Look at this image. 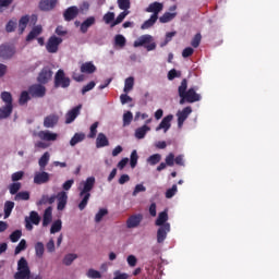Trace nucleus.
<instances>
[{
    "label": "nucleus",
    "instance_id": "9b49d317",
    "mask_svg": "<svg viewBox=\"0 0 279 279\" xmlns=\"http://www.w3.org/2000/svg\"><path fill=\"white\" fill-rule=\"evenodd\" d=\"M56 199H57V210H64V208H66V203L69 202V195L66 194V192L62 191L59 192L56 195Z\"/></svg>",
    "mask_w": 279,
    "mask_h": 279
},
{
    "label": "nucleus",
    "instance_id": "393cba45",
    "mask_svg": "<svg viewBox=\"0 0 279 279\" xmlns=\"http://www.w3.org/2000/svg\"><path fill=\"white\" fill-rule=\"evenodd\" d=\"M51 158V154L46 151L38 160V166L40 171H45V168L49 165V160Z\"/></svg>",
    "mask_w": 279,
    "mask_h": 279
},
{
    "label": "nucleus",
    "instance_id": "79ce46f5",
    "mask_svg": "<svg viewBox=\"0 0 279 279\" xmlns=\"http://www.w3.org/2000/svg\"><path fill=\"white\" fill-rule=\"evenodd\" d=\"M27 23H29V17L27 15L21 17L19 23L20 34H23L25 32V27H27Z\"/></svg>",
    "mask_w": 279,
    "mask_h": 279
},
{
    "label": "nucleus",
    "instance_id": "aec40b11",
    "mask_svg": "<svg viewBox=\"0 0 279 279\" xmlns=\"http://www.w3.org/2000/svg\"><path fill=\"white\" fill-rule=\"evenodd\" d=\"M37 136L40 141H58V134L51 131H39Z\"/></svg>",
    "mask_w": 279,
    "mask_h": 279
},
{
    "label": "nucleus",
    "instance_id": "09e8293b",
    "mask_svg": "<svg viewBox=\"0 0 279 279\" xmlns=\"http://www.w3.org/2000/svg\"><path fill=\"white\" fill-rule=\"evenodd\" d=\"M118 7L120 8V10L128 12V10H130L131 2L130 0H118Z\"/></svg>",
    "mask_w": 279,
    "mask_h": 279
},
{
    "label": "nucleus",
    "instance_id": "c03bdc74",
    "mask_svg": "<svg viewBox=\"0 0 279 279\" xmlns=\"http://www.w3.org/2000/svg\"><path fill=\"white\" fill-rule=\"evenodd\" d=\"M60 230H62V220H57L50 228V234H56V232H60Z\"/></svg>",
    "mask_w": 279,
    "mask_h": 279
},
{
    "label": "nucleus",
    "instance_id": "e2e57ef3",
    "mask_svg": "<svg viewBox=\"0 0 279 279\" xmlns=\"http://www.w3.org/2000/svg\"><path fill=\"white\" fill-rule=\"evenodd\" d=\"M137 162H138V154L136 153V150H133L131 154V168L134 169Z\"/></svg>",
    "mask_w": 279,
    "mask_h": 279
},
{
    "label": "nucleus",
    "instance_id": "f3484780",
    "mask_svg": "<svg viewBox=\"0 0 279 279\" xmlns=\"http://www.w3.org/2000/svg\"><path fill=\"white\" fill-rule=\"evenodd\" d=\"M80 110H82V105H78L77 107H74L72 110H70L65 114V123H73L75 119H77V117L80 116Z\"/></svg>",
    "mask_w": 279,
    "mask_h": 279
},
{
    "label": "nucleus",
    "instance_id": "9d476101",
    "mask_svg": "<svg viewBox=\"0 0 279 279\" xmlns=\"http://www.w3.org/2000/svg\"><path fill=\"white\" fill-rule=\"evenodd\" d=\"M141 221H143V215H132L126 219V228L132 230L134 228H138L141 226Z\"/></svg>",
    "mask_w": 279,
    "mask_h": 279
},
{
    "label": "nucleus",
    "instance_id": "423d86ee",
    "mask_svg": "<svg viewBox=\"0 0 279 279\" xmlns=\"http://www.w3.org/2000/svg\"><path fill=\"white\" fill-rule=\"evenodd\" d=\"M51 180V174L45 170H39L34 173V184H47Z\"/></svg>",
    "mask_w": 279,
    "mask_h": 279
},
{
    "label": "nucleus",
    "instance_id": "bf43d9fd",
    "mask_svg": "<svg viewBox=\"0 0 279 279\" xmlns=\"http://www.w3.org/2000/svg\"><path fill=\"white\" fill-rule=\"evenodd\" d=\"M11 195H16L21 191V183H13L9 186Z\"/></svg>",
    "mask_w": 279,
    "mask_h": 279
},
{
    "label": "nucleus",
    "instance_id": "ea45409f",
    "mask_svg": "<svg viewBox=\"0 0 279 279\" xmlns=\"http://www.w3.org/2000/svg\"><path fill=\"white\" fill-rule=\"evenodd\" d=\"M178 16V13H169L166 12L162 16L159 17L160 23H170V21H173L174 17Z\"/></svg>",
    "mask_w": 279,
    "mask_h": 279
},
{
    "label": "nucleus",
    "instance_id": "c85d7f7f",
    "mask_svg": "<svg viewBox=\"0 0 279 279\" xmlns=\"http://www.w3.org/2000/svg\"><path fill=\"white\" fill-rule=\"evenodd\" d=\"M13 106L12 105H4L3 107L0 108V119H8V117H10V114H12V110H13Z\"/></svg>",
    "mask_w": 279,
    "mask_h": 279
},
{
    "label": "nucleus",
    "instance_id": "6e6552de",
    "mask_svg": "<svg viewBox=\"0 0 279 279\" xmlns=\"http://www.w3.org/2000/svg\"><path fill=\"white\" fill-rule=\"evenodd\" d=\"M32 223H34L35 226H38V223H40V216H38V213L36 211H31L29 217L25 218L26 230H34V226H32Z\"/></svg>",
    "mask_w": 279,
    "mask_h": 279
},
{
    "label": "nucleus",
    "instance_id": "4d7b16f0",
    "mask_svg": "<svg viewBox=\"0 0 279 279\" xmlns=\"http://www.w3.org/2000/svg\"><path fill=\"white\" fill-rule=\"evenodd\" d=\"M21 236H23V232L21 230H15L11 233L10 240L12 241V243H16L19 239H21Z\"/></svg>",
    "mask_w": 279,
    "mask_h": 279
},
{
    "label": "nucleus",
    "instance_id": "e433bc0d",
    "mask_svg": "<svg viewBox=\"0 0 279 279\" xmlns=\"http://www.w3.org/2000/svg\"><path fill=\"white\" fill-rule=\"evenodd\" d=\"M35 254L37 258H43V256H45V244L43 242H37L35 244Z\"/></svg>",
    "mask_w": 279,
    "mask_h": 279
},
{
    "label": "nucleus",
    "instance_id": "6ab92c4d",
    "mask_svg": "<svg viewBox=\"0 0 279 279\" xmlns=\"http://www.w3.org/2000/svg\"><path fill=\"white\" fill-rule=\"evenodd\" d=\"M163 8H165V5L162 3L153 2L148 5V8H146V12L153 13L151 16H158V14H160V12H162Z\"/></svg>",
    "mask_w": 279,
    "mask_h": 279
},
{
    "label": "nucleus",
    "instance_id": "c9c22d12",
    "mask_svg": "<svg viewBox=\"0 0 279 279\" xmlns=\"http://www.w3.org/2000/svg\"><path fill=\"white\" fill-rule=\"evenodd\" d=\"M86 138V135L84 133H76L70 141L71 147H75L77 143H82Z\"/></svg>",
    "mask_w": 279,
    "mask_h": 279
},
{
    "label": "nucleus",
    "instance_id": "473e14b6",
    "mask_svg": "<svg viewBox=\"0 0 279 279\" xmlns=\"http://www.w3.org/2000/svg\"><path fill=\"white\" fill-rule=\"evenodd\" d=\"M56 202V195H43L41 198L37 202V206H43L45 204H53Z\"/></svg>",
    "mask_w": 279,
    "mask_h": 279
},
{
    "label": "nucleus",
    "instance_id": "a878e982",
    "mask_svg": "<svg viewBox=\"0 0 279 279\" xmlns=\"http://www.w3.org/2000/svg\"><path fill=\"white\" fill-rule=\"evenodd\" d=\"M95 71H97V66H95L93 62H85L81 65V73L92 74L95 73Z\"/></svg>",
    "mask_w": 279,
    "mask_h": 279
},
{
    "label": "nucleus",
    "instance_id": "cd10ccee",
    "mask_svg": "<svg viewBox=\"0 0 279 279\" xmlns=\"http://www.w3.org/2000/svg\"><path fill=\"white\" fill-rule=\"evenodd\" d=\"M53 208L48 207L45 213H44V220H43V226L46 228V226H49L51 223Z\"/></svg>",
    "mask_w": 279,
    "mask_h": 279
},
{
    "label": "nucleus",
    "instance_id": "dca6fc26",
    "mask_svg": "<svg viewBox=\"0 0 279 279\" xmlns=\"http://www.w3.org/2000/svg\"><path fill=\"white\" fill-rule=\"evenodd\" d=\"M28 93L29 95H32V97H43L44 95H46L47 89L45 88V86L37 84L31 86Z\"/></svg>",
    "mask_w": 279,
    "mask_h": 279
},
{
    "label": "nucleus",
    "instance_id": "7c9ffc66",
    "mask_svg": "<svg viewBox=\"0 0 279 279\" xmlns=\"http://www.w3.org/2000/svg\"><path fill=\"white\" fill-rule=\"evenodd\" d=\"M150 130L149 126L144 124L142 128L135 130V138L142 140Z\"/></svg>",
    "mask_w": 279,
    "mask_h": 279
},
{
    "label": "nucleus",
    "instance_id": "7ed1b4c3",
    "mask_svg": "<svg viewBox=\"0 0 279 279\" xmlns=\"http://www.w3.org/2000/svg\"><path fill=\"white\" fill-rule=\"evenodd\" d=\"M32 270H29V264L25 257H21L17 262V271L14 275V279H26L29 278Z\"/></svg>",
    "mask_w": 279,
    "mask_h": 279
},
{
    "label": "nucleus",
    "instance_id": "4468645a",
    "mask_svg": "<svg viewBox=\"0 0 279 279\" xmlns=\"http://www.w3.org/2000/svg\"><path fill=\"white\" fill-rule=\"evenodd\" d=\"M187 88H189V81H186V78H183L180 86L178 87V93L180 97L179 104L181 106H184V104H186V96L184 95V90H187Z\"/></svg>",
    "mask_w": 279,
    "mask_h": 279
},
{
    "label": "nucleus",
    "instance_id": "bb28decb",
    "mask_svg": "<svg viewBox=\"0 0 279 279\" xmlns=\"http://www.w3.org/2000/svg\"><path fill=\"white\" fill-rule=\"evenodd\" d=\"M95 23V16L87 17L82 24H81V32L82 34H86L88 32V27H93V24Z\"/></svg>",
    "mask_w": 279,
    "mask_h": 279
},
{
    "label": "nucleus",
    "instance_id": "8fccbe9b",
    "mask_svg": "<svg viewBox=\"0 0 279 279\" xmlns=\"http://www.w3.org/2000/svg\"><path fill=\"white\" fill-rule=\"evenodd\" d=\"M1 99L2 101H4L5 106H12V94H10L9 92H3L1 94Z\"/></svg>",
    "mask_w": 279,
    "mask_h": 279
},
{
    "label": "nucleus",
    "instance_id": "69168bd1",
    "mask_svg": "<svg viewBox=\"0 0 279 279\" xmlns=\"http://www.w3.org/2000/svg\"><path fill=\"white\" fill-rule=\"evenodd\" d=\"M97 128H99V122H95L94 124H92L90 133L88 135L89 138H95V136H97Z\"/></svg>",
    "mask_w": 279,
    "mask_h": 279
},
{
    "label": "nucleus",
    "instance_id": "603ef678",
    "mask_svg": "<svg viewBox=\"0 0 279 279\" xmlns=\"http://www.w3.org/2000/svg\"><path fill=\"white\" fill-rule=\"evenodd\" d=\"M108 215V209H99V211L95 216L96 223L101 222V219H104Z\"/></svg>",
    "mask_w": 279,
    "mask_h": 279
},
{
    "label": "nucleus",
    "instance_id": "5fc2aeb1",
    "mask_svg": "<svg viewBox=\"0 0 279 279\" xmlns=\"http://www.w3.org/2000/svg\"><path fill=\"white\" fill-rule=\"evenodd\" d=\"M29 93L27 92H22L21 96H20V99H19V104L20 106H25V104L27 101H29Z\"/></svg>",
    "mask_w": 279,
    "mask_h": 279
},
{
    "label": "nucleus",
    "instance_id": "2eb2a0df",
    "mask_svg": "<svg viewBox=\"0 0 279 279\" xmlns=\"http://www.w3.org/2000/svg\"><path fill=\"white\" fill-rule=\"evenodd\" d=\"M171 121H173V114L165 117L160 124L156 128V132H160V130H163L165 133L169 132L171 128Z\"/></svg>",
    "mask_w": 279,
    "mask_h": 279
},
{
    "label": "nucleus",
    "instance_id": "c756f323",
    "mask_svg": "<svg viewBox=\"0 0 279 279\" xmlns=\"http://www.w3.org/2000/svg\"><path fill=\"white\" fill-rule=\"evenodd\" d=\"M40 34H43V26H35L26 37V40L29 43V40H34V38H37Z\"/></svg>",
    "mask_w": 279,
    "mask_h": 279
},
{
    "label": "nucleus",
    "instance_id": "f03ea898",
    "mask_svg": "<svg viewBox=\"0 0 279 279\" xmlns=\"http://www.w3.org/2000/svg\"><path fill=\"white\" fill-rule=\"evenodd\" d=\"M133 47H145L147 51H154L156 41L151 35H142L134 41Z\"/></svg>",
    "mask_w": 279,
    "mask_h": 279
},
{
    "label": "nucleus",
    "instance_id": "72a5a7b5",
    "mask_svg": "<svg viewBox=\"0 0 279 279\" xmlns=\"http://www.w3.org/2000/svg\"><path fill=\"white\" fill-rule=\"evenodd\" d=\"M167 221H169V215L167 211H161L156 220V226H160V228H162Z\"/></svg>",
    "mask_w": 279,
    "mask_h": 279
},
{
    "label": "nucleus",
    "instance_id": "f704fd0d",
    "mask_svg": "<svg viewBox=\"0 0 279 279\" xmlns=\"http://www.w3.org/2000/svg\"><path fill=\"white\" fill-rule=\"evenodd\" d=\"M156 21H158V16L151 15L149 20L142 24L141 29H149V27H154Z\"/></svg>",
    "mask_w": 279,
    "mask_h": 279
},
{
    "label": "nucleus",
    "instance_id": "a19ab883",
    "mask_svg": "<svg viewBox=\"0 0 279 279\" xmlns=\"http://www.w3.org/2000/svg\"><path fill=\"white\" fill-rule=\"evenodd\" d=\"M128 14H130V11H123V12H121V13L117 16L116 21H113V22L111 23V27H116V25H120V23H123V21L125 20V16H128Z\"/></svg>",
    "mask_w": 279,
    "mask_h": 279
},
{
    "label": "nucleus",
    "instance_id": "f8f14e48",
    "mask_svg": "<svg viewBox=\"0 0 279 279\" xmlns=\"http://www.w3.org/2000/svg\"><path fill=\"white\" fill-rule=\"evenodd\" d=\"M171 231V225L165 223L157 231V243H165V239H167V234Z\"/></svg>",
    "mask_w": 279,
    "mask_h": 279
},
{
    "label": "nucleus",
    "instance_id": "37998d69",
    "mask_svg": "<svg viewBox=\"0 0 279 279\" xmlns=\"http://www.w3.org/2000/svg\"><path fill=\"white\" fill-rule=\"evenodd\" d=\"M160 160H162V156H160V154H155L147 159V162L154 167L155 165H158Z\"/></svg>",
    "mask_w": 279,
    "mask_h": 279
},
{
    "label": "nucleus",
    "instance_id": "b1692460",
    "mask_svg": "<svg viewBox=\"0 0 279 279\" xmlns=\"http://www.w3.org/2000/svg\"><path fill=\"white\" fill-rule=\"evenodd\" d=\"M59 117L57 114H50L44 119V126L45 128H53L58 125Z\"/></svg>",
    "mask_w": 279,
    "mask_h": 279
},
{
    "label": "nucleus",
    "instance_id": "a18cd8bd",
    "mask_svg": "<svg viewBox=\"0 0 279 279\" xmlns=\"http://www.w3.org/2000/svg\"><path fill=\"white\" fill-rule=\"evenodd\" d=\"M125 43H126V40L123 35H117L114 37V45L117 47H120L121 49H123V47H125Z\"/></svg>",
    "mask_w": 279,
    "mask_h": 279
},
{
    "label": "nucleus",
    "instance_id": "0e129e2a",
    "mask_svg": "<svg viewBox=\"0 0 279 279\" xmlns=\"http://www.w3.org/2000/svg\"><path fill=\"white\" fill-rule=\"evenodd\" d=\"M102 21L107 24L110 25L111 21H114V12H108L107 14L104 15Z\"/></svg>",
    "mask_w": 279,
    "mask_h": 279
},
{
    "label": "nucleus",
    "instance_id": "f257e3e1",
    "mask_svg": "<svg viewBox=\"0 0 279 279\" xmlns=\"http://www.w3.org/2000/svg\"><path fill=\"white\" fill-rule=\"evenodd\" d=\"M95 189V177H88L85 181H81L77 191L81 202L78 203V209L84 210L88 206L90 199V191Z\"/></svg>",
    "mask_w": 279,
    "mask_h": 279
},
{
    "label": "nucleus",
    "instance_id": "338daca9",
    "mask_svg": "<svg viewBox=\"0 0 279 279\" xmlns=\"http://www.w3.org/2000/svg\"><path fill=\"white\" fill-rule=\"evenodd\" d=\"M126 263L130 267H136V263H138V259H136V256L129 255L126 258Z\"/></svg>",
    "mask_w": 279,
    "mask_h": 279
},
{
    "label": "nucleus",
    "instance_id": "4be33fe9",
    "mask_svg": "<svg viewBox=\"0 0 279 279\" xmlns=\"http://www.w3.org/2000/svg\"><path fill=\"white\" fill-rule=\"evenodd\" d=\"M57 3L58 0H41L39 3V9L44 12H49V10H53V8H56Z\"/></svg>",
    "mask_w": 279,
    "mask_h": 279
},
{
    "label": "nucleus",
    "instance_id": "412c9836",
    "mask_svg": "<svg viewBox=\"0 0 279 279\" xmlns=\"http://www.w3.org/2000/svg\"><path fill=\"white\" fill-rule=\"evenodd\" d=\"M14 56V48L12 46L2 45L0 46V58L8 60V58H12Z\"/></svg>",
    "mask_w": 279,
    "mask_h": 279
},
{
    "label": "nucleus",
    "instance_id": "680f3d73",
    "mask_svg": "<svg viewBox=\"0 0 279 279\" xmlns=\"http://www.w3.org/2000/svg\"><path fill=\"white\" fill-rule=\"evenodd\" d=\"M175 193H178V185H172L171 189L167 190L166 192V197L167 199H171V197H173V195H175Z\"/></svg>",
    "mask_w": 279,
    "mask_h": 279
},
{
    "label": "nucleus",
    "instance_id": "13d9d810",
    "mask_svg": "<svg viewBox=\"0 0 279 279\" xmlns=\"http://www.w3.org/2000/svg\"><path fill=\"white\" fill-rule=\"evenodd\" d=\"M199 43H202V34L198 33L192 39L191 45L194 49H197V47H199Z\"/></svg>",
    "mask_w": 279,
    "mask_h": 279
},
{
    "label": "nucleus",
    "instance_id": "1a4fd4ad",
    "mask_svg": "<svg viewBox=\"0 0 279 279\" xmlns=\"http://www.w3.org/2000/svg\"><path fill=\"white\" fill-rule=\"evenodd\" d=\"M51 77H53V71H51V68L45 66L40 71L37 80H38L39 84H47V82H49L51 80Z\"/></svg>",
    "mask_w": 279,
    "mask_h": 279
},
{
    "label": "nucleus",
    "instance_id": "3c124183",
    "mask_svg": "<svg viewBox=\"0 0 279 279\" xmlns=\"http://www.w3.org/2000/svg\"><path fill=\"white\" fill-rule=\"evenodd\" d=\"M24 250H27V241L21 240L15 247V255L21 254V252H24Z\"/></svg>",
    "mask_w": 279,
    "mask_h": 279
},
{
    "label": "nucleus",
    "instance_id": "49530a36",
    "mask_svg": "<svg viewBox=\"0 0 279 279\" xmlns=\"http://www.w3.org/2000/svg\"><path fill=\"white\" fill-rule=\"evenodd\" d=\"M27 199H29V192H19L14 197L15 202H27Z\"/></svg>",
    "mask_w": 279,
    "mask_h": 279
},
{
    "label": "nucleus",
    "instance_id": "5701e85b",
    "mask_svg": "<svg viewBox=\"0 0 279 279\" xmlns=\"http://www.w3.org/2000/svg\"><path fill=\"white\" fill-rule=\"evenodd\" d=\"M110 145V141H108V137L104 133H99L96 138V147L97 149H100L101 147H108Z\"/></svg>",
    "mask_w": 279,
    "mask_h": 279
},
{
    "label": "nucleus",
    "instance_id": "2f4dec72",
    "mask_svg": "<svg viewBox=\"0 0 279 279\" xmlns=\"http://www.w3.org/2000/svg\"><path fill=\"white\" fill-rule=\"evenodd\" d=\"M74 260H77V254H75V253L66 254L63 257V265H65V267H71V265H73Z\"/></svg>",
    "mask_w": 279,
    "mask_h": 279
},
{
    "label": "nucleus",
    "instance_id": "6e6d98bb",
    "mask_svg": "<svg viewBox=\"0 0 279 279\" xmlns=\"http://www.w3.org/2000/svg\"><path fill=\"white\" fill-rule=\"evenodd\" d=\"M175 32H170L166 34V39L160 44V47H167L169 43H171L173 36H175Z\"/></svg>",
    "mask_w": 279,
    "mask_h": 279
},
{
    "label": "nucleus",
    "instance_id": "ddd939ff",
    "mask_svg": "<svg viewBox=\"0 0 279 279\" xmlns=\"http://www.w3.org/2000/svg\"><path fill=\"white\" fill-rule=\"evenodd\" d=\"M191 112H193L191 107H185L182 111L177 112L179 128L184 125V122L189 119V114H191Z\"/></svg>",
    "mask_w": 279,
    "mask_h": 279
},
{
    "label": "nucleus",
    "instance_id": "4c0bfd02",
    "mask_svg": "<svg viewBox=\"0 0 279 279\" xmlns=\"http://www.w3.org/2000/svg\"><path fill=\"white\" fill-rule=\"evenodd\" d=\"M12 210H14V202L7 201L4 203V219H8L12 215Z\"/></svg>",
    "mask_w": 279,
    "mask_h": 279
},
{
    "label": "nucleus",
    "instance_id": "a211bd4d",
    "mask_svg": "<svg viewBox=\"0 0 279 279\" xmlns=\"http://www.w3.org/2000/svg\"><path fill=\"white\" fill-rule=\"evenodd\" d=\"M77 14H80V9L77 7H70L68 8L63 13L64 21H73V19L77 17Z\"/></svg>",
    "mask_w": 279,
    "mask_h": 279
},
{
    "label": "nucleus",
    "instance_id": "de8ad7c7",
    "mask_svg": "<svg viewBox=\"0 0 279 279\" xmlns=\"http://www.w3.org/2000/svg\"><path fill=\"white\" fill-rule=\"evenodd\" d=\"M86 276H87V278L99 279V278H101V272H99V270H95V269L90 268L87 270Z\"/></svg>",
    "mask_w": 279,
    "mask_h": 279
},
{
    "label": "nucleus",
    "instance_id": "774afa93",
    "mask_svg": "<svg viewBox=\"0 0 279 279\" xmlns=\"http://www.w3.org/2000/svg\"><path fill=\"white\" fill-rule=\"evenodd\" d=\"M181 73L177 72L175 69L170 70L168 73V80H175V77H180Z\"/></svg>",
    "mask_w": 279,
    "mask_h": 279
},
{
    "label": "nucleus",
    "instance_id": "58836bf2",
    "mask_svg": "<svg viewBox=\"0 0 279 279\" xmlns=\"http://www.w3.org/2000/svg\"><path fill=\"white\" fill-rule=\"evenodd\" d=\"M134 88V76H130L124 81V93H130Z\"/></svg>",
    "mask_w": 279,
    "mask_h": 279
},
{
    "label": "nucleus",
    "instance_id": "052dcab7",
    "mask_svg": "<svg viewBox=\"0 0 279 279\" xmlns=\"http://www.w3.org/2000/svg\"><path fill=\"white\" fill-rule=\"evenodd\" d=\"M145 191H147V187H145V185L143 184H137L132 193L133 197H136V195H138V193H145Z\"/></svg>",
    "mask_w": 279,
    "mask_h": 279
},
{
    "label": "nucleus",
    "instance_id": "39448f33",
    "mask_svg": "<svg viewBox=\"0 0 279 279\" xmlns=\"http://www.w3.org/2000/svg\"><path fill=\"white\" fill-rule=\"evenodd\" d=\"M60 45H62V38L53 35L48 39L46 49L48 53H58V47H60Z\"/></svg>",
    "mask_w": 279,
    "mask_h": 279
},
{
    "label": "nucleus",
    "instance_id": "20e7f679",
    "mask_svg": "<svg viewBox=\"0 0 279 279\" xmlns=\"http://www.w3.org/2000/svg\"><path fill=\"white\" fill-rule=\"evenodd\" d=\"M71 78L66 77L64 70H59L54 75V88H69Z\"/></svg>",
    "mask_w": 279,
    "mask_h": 279
},
{
    "label": "nucleus",
    "instance_id": "0eeeda50",
    "mask_svg": "<svg viewBox=\"0 0 279 279\" xmlns=\"http://www.w3.org/2000/svg\"><path fill=\"white\" fill-rule=\"evenodd\" d=\"M184 96L187 104H195L202 100V95L197 94V87H191L189 90H184Z\"/></svg>",
    "mask_w": 279,
    "mask_h": 279
},
{
    "label": "nucleus",
    "instance_id": "864d4df0",
    "mask_svg": "<svg viewBox=\"0 0 279 279\" xmlns=\"http://www.w3.org/2000/svg\"><path fill=\"white\" fill-rule=\"evenodd\" d=\"M134 119V116L131 113V111H128L123 114V125H130L132 123V120Z\"/></svg>",
    "mask_w": 279,
    "mask_h": 279
}]
</instances>
